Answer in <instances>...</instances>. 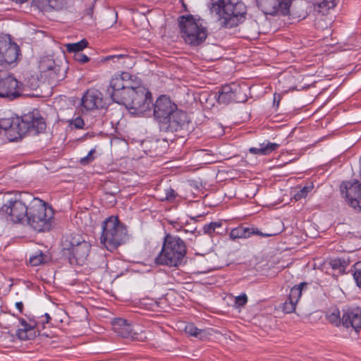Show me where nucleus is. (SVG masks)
Instances as JSON below:
<instances>
[{"mask_svg": "<svg viewBox=\"0 0 361 361\" xmlns=\"http://www.w3.org/2000/svg\"><path fill=\"white\" fill-rule=\"evenodd\" d=\"M186 254L185 241L178 235L166 233L161 250L156 257L154 262L157 265L178 267L184 264Z\"/></svg>", "mask_w": 361, "mask_h": 361, "instance_id": "obj_1", "label": "nucleus"}, {"mask_svg": "<svg viewBox=\"0 0 361 361\" xmlns=\"http://www.w3.org/2000/svg\"><path fill=\"white\" fill-rule=\"evenodd\" d=\"M247 6L241 0H218L212 4L211 11L220 16L221 27L232 28L243 23Z\"/></svg>", "mask_w": 361, "mask_h": 361, "instance_id": "obj_2", "label": "nucleus"}, {"mask_svg": "<svg viewBox=\"0 0 361 361\" xmlns=\"http://www.w3.org/2000/svg\"><path fill=\"white\" fill-rule=\"evenodd\" d=\"M54 213L48 203L37 197H33L29 203L25 221L35 231L45 232L51 230Z\"/></svg>", "mask_w": 361, "mask_h": 361, "instance_id": "obj_3", "label": "nucleus"}, {"mask_svg": "<svg viewBox=\"0 0 361 361\" xmlns=\"http://www.w3.org/2000/svg\"><path fill=\"white\" fill-rule=\"evenodd\" d=\"M127 239V230L117 216H111L102 223L100 241L110 252L116 250Z\"/></svg>", "mask_w": 361, "mask_h": 361, "instance_id": "obj_4", "label": "nucleus"}, {"mask_svg": "<svg viewBox=\"0 0 361 361\" xmlns=\"http://www.w3.org/2000/svg\"><path fill=\"white\" fill-rule=\"evenodd\" d=\"M63 255L71 264L83 265L89 255L91 245L79 234L67 235L61 242Z\"/></svg>", "mask_w": 361, "mask_h": 361, "instance_id": "obj_5", "label": "nucleus"}, {"mask_svg": "<svg viewBox=\"0 0 361 361\" xmlns=\"http://www.w3.org/2000/svg\"><path fill=\"white\" fill-rule=\"evenodd\" d=\"M119 104L126 106L134 114H145L150 112L152 104V93L143 85H138L137 90L130 89Z\"/></svg>", "mask_w": 361, "mask_h": 361, "instance_id": "obj_6", "label": "nucleus"}, {"mask_svg": "<svg viewBox=\"0 0 361 361\" xmlns=\"http://www.w3.org/2000/svg\"><path fill=\"white\" fill-rule=\"evenodd\" d=\"M178 26L181 37L185 43L191 46H198L207 37V30L192 15L180 16L178 18Z\"/></svg>", "mask_w": 361, "mask_h": 361, "instance_id": "obj_7", "label": "nucleus"}, {"mask_svg": "<svg viewBox=\"0 0 361 361\" xmlns=\"http://www.w3.org/2000/svg\"><path fill=\"white\" fill-rule=\"evenodd\" d=\"M32 197L28 192H21L18 195L11 194L9 201L6 207L4 213L11 216L14 223H22L25 221L28 212L29 204L26 202Z\"/></svg>", "mask_w": 361, "mask_h": 361, "instance_id": "obj_8", "label": "nucleus"}, {"mask_svg": "<svg viewBox=\"0 0 361 361\" xmlns=\"http://www.w3.org/2000/svg\"><path fill=\"white\" fill-rule=\"evenodd\" d=\"M23 83L13 75L0 71V97L9 101L22 96Z\"/></svg>", "mask_w": 361, "mask_h": 361, "instance_id": "obj_9", "label": "nucleus"}, {"mask_svg": "<svg viewBox=\"0 0 361 361\" xmlns=\"http://www.w3.org/2000/svg\"><path fill=\"white\" fill-rule=\"evenodd\" d=\"M45 321L35 322L30 319V322L23 318H20V326L16 330V336L21 341L32 340L37 336V333L40 336V328L44 329L45 324H49L51 317L48 313L44 314Z\"/></svg>", "mask_w": 361, "mask_h": 361, "instance_id": "obj_10", "label": "nucleus"}, {"mask_svg": "<svg viewBox=\"0 0 361 361\" xmlns=\"http://www.w3.org/2000/svg\"><path fill=\"white\" fill-rule=\"evenodd\" d=\"M132 76L127 72H123L119 75H114L109 82L106 92L111 99L116 103L118 104L126 92L130 90L128 86L130 79Z\"/></svg>", "mask_w": 361, "mask_h": 361, "instance_id": "obj_11", "label": "nucleus"}, {"mask_svg": "<svg viewBox=\"0 0 361 361\" xmlns=\"http://www.w3.org/2000/svg\"><path fill=\"white\" fill-rule=\"evenodd\" d=\"M188 114L177 108L168 116L166 119L159 123V129L162 132L175 133L183 130L188 124Z\"/></svg>", "mask_w": 361, "mask_h": 361, "instance_id": "obj_12", "label": "nucleus"}, {"mask_svg": "<svg viewBox=\"0 0 361 361\" xmlns=\"http://www.w3.org/2000/svg\"><path fill=\"white\" fill-rule=\"evenodd\" d=\"M340 188L348 205L356 211H361V183L356 180L345 181L341 183Z\"/></svg>", "mask_w": 361, "mask_h": 361, "instance_id": "obj_13", "label": "nucleus"}, {"mask_svg": "<svg viewBox=\"0 0 361 361\" xmlns=\"http://www.w3.org/2000/svg\"><path fill=\"white\" fill-rule=\"evenodd\" d=\"M20 54L19 46L11 39L0 38V65L16 63Z\"/></svg>", "mask_w": 361, "mask_h": 361, "instance_id": "obj_14", "label": "nucleus"}, {"mask_svg": "<svg viewBox=\"0 0 361 361\" xmlns=\"http://www.w3.org/2000/svg\"><path fill=\"white\" fill-rule=\"evenodd\" d=\"M293 0H256L258 8L266 15L286 16Z\"/></svg>", "mask_w": 361, "mask_h": 361, "instance_id": "obj_15", "label": "nucleus"}, {"mask_svg": "<svg viewBox=\"0 0 361 361\" xmlns=\"http://www.w3.org/2000/svg\"><path fill=\"white\" fill-rule=\"evenodd\" d=\"M152 106L154 118L158 123L166 119L167 116L178 108L177 105L166 95L159 96Z\"/></svg>", "mask_w": 361, "mask_h": 361, "instance_id": "obj_16", "label": "nucleus"}, {"mask_svg": "<svg viewBox=\"0 0 361 361\" xmlns=\"http://www.w3.org/2000/svg\"><path fill=\"white\" fill-rule=\"evenodd\" d=\"M81 103L87 110L104 109L106 106L102 94L95 89L88 90L82 97Z\"/></svg>", "mask_w": 361, "mask_h": 361, "instance_id": "obj_17", "label": "nucleus"}, {"mask_svg": "<svg viewBox=\"0 0 361 361\" xmlns=\"http://www.w3.org/2000/svg\"><path fill=\"white\" fill-rule=\"evenodd\" d=\"M307 283L302 282L290 289L288 299L283 304V312L290 314L295 311L296 304L302 295V292L305 288H307Z\"/></svg>", "mask_w": 361, "mask_h": 361, "instance_id": "obj_18", "label": "nucleus"}, {"mask_svg": "<svg viewBox=\"0 0 361 361\" xmlns=\"http://www.w3.org/2000/svg\"><path fill=\"white\" fill-rule=\"evenodd\" d=\"M341 323L343 327H351L355 332H358L361 328V312L358 310L351 308L343 310Z\"/></svg>", "mask_w": 361, "mask_h": 361, "instance_id": "obj_19", "label": "nucleus"}, {"mask_svg": "<svg viewBox=\"0 0 361 361\" xmlns=\"http://www.w3.org/2000/svg\"><path fill=\"white\" fill-rule=\"evenodd\" d=\"M21 119L25 126L26 133L33 132L34 134H38L45 129L46 124L43 118L35 116L33 112L24 115Z\"/></svg>", "mask_w": 361, "mask_h": 361, "instance_id": "obj_20", "label": "nucleus"}, {"mask_svg": "<svg viewBox=\"0 0 361 361\" xmlns=\"http://www.w3.org/2000/svg\"><path fill=\"white\" fill-rule=\"evenodd\" d=\"M252 235H257L263 237L271 235V234L262 233L257 228L244 226L243 225L233 228L229 233L230 238L233 240L238 238H248Z\"/></svg>", "mask_w": 361, "mask_h": 361, "instance_id": "obj_21", "label": "nucleus"}, {"mask_svg": "<svg viewBox=\"0 0 361 361\" xmlns=\"http://www.w3.org/2000/svg\"><path fill=\"white\" fill-rule=\"evenodd\" d=\"M25 126L21 118H15L12 126L6 131V135L9 141H16L25 135L26 134Z\"/></svg>", "mask_w": 361, "mask_h": 361, "instance_id": "obj_22", "label": "nucleus"}, {"mask_svg": "<svg viewBox=\"0 0 361 361\" xmlns=\"http://www.w3.org/2000/svg\"><path fill=\"white\" fill-rule=\"evenodd\" d=\"M112 325L114 331L118 336L123 338H134L132 335L131 324L128 320L123 318H116L113 321Z\"/></svg>", "mask_w": 361, "mask_h": 361, "instance_id": "obj_23", "label": "nucleus"}, {"mask_svg": "<svg viewBox=\"0 0 361 361\" xmlns=\"http://www.w3.org/2000/svg\"><path fill=\"white\" fill-rule=\"evenodd\" d=\"M279 147V144L266 140L262 143H259V147H250L249 152L253 154L269 155L277 150Z\"/></svg>", "mask_w": 361, "mask_h": 361, "instance_id": "obj_24", "label": "nucleus"}, {"mask_svg": "<svg viewBox=\"0 0 361 361\" xmlns=\"http://www.w3.org/2000/svg\"><path fill=\"white\" fill-rule=\"evenodd\" d=\"M159 140H146L142 142L145 152L151 157H157L164 152Z\"/></svg>", "mask_w": 361, "mask_h": 361, "instance_id": "obj_25", "label": "nucleus"}, {"mask_svg": "<svg viewBox=\"0 0 361 361\" xmlns=\"http://www.w3.org/2000/svg\"><path fill=\"white\" fill-rule=\"evenodd\" d=\"M44 75L49 78L50 83H56L65 78L66 68L58 65L54 68H51L49 72H46Z\"/></svg>", "mask_w": 361, "mask_h": 361, "instance_id": "obj_26", "label": "nucleus"}, {"mask_svg": "<svg viewBox=\"0 0 361 361\" xmlns=\"http://www.w3.org/2000/svg\"><path fill=\"white\" fill-rule=\"evenodd\" d=\"M304 6L305 4L302 2H295L294 4L291 2L288 6L289 13L286 16L289 15L293 18H305L307 16V11L304 9Z\"/></svg>", "mask_w": 361, "mask_h": 361, "instance_id": "obj_27", "label": "nucleus"}, {"mask_svg": "<svg viewBox=\"0 0 361 361\" xmlns=\"http://www.w3.org/2000/svg\"><path fill=\"white\" fill-rule=\"evenodd\" d=\"M185 331L190 336L198 338L201 340L204 339L207 336L206 330L200 329L192 323H189L185 325Z\"/></svg>", "mask_w": 361, "mask_h": 361, "instance_id": "obj_28", "label": "nucleus"}, {"mask_svg": "<svg viewBox=\"0 0 361 361\" xmlns=\"http://www.w3.org/2000/svg\"><path fill=\"white\" fill-rule=\"evenodd\" d=\"M88 42L85 39H82L80 42L75 43H68L65 45L66 51L70 53L75 54L78 52H82V51L87 47Z\"/></svg>", "mask_w": 361, "mask_h": 361, "instance_id": "obj_29", "label": "nucleus"}, {"mask_svg": "<svg viewBox=\"0 0 361 361\" xmlns=\"http://www.w3.org/2000/svg\"><path fill=\"white\" fill-rule=\"evenodd\" d=\"M341 312L338 308L330 310L326 314L328 322L335 326H340L341 323Z\"/></svg>", "mask_w": 361, "mask_h": 361, "instance_id": "obj_30", "label": "nucleus"}, {"mask_svg": "<svg viewBox=\"0 0 361 361\" xmlns=\"http://www.w3.org/2000/svg\"><path fill=\"white\" fill-rule=\"evenodd\" d=\"M314 6H317L318 12L323 14L336 6L335 0H312Z\"/></svg>", "mask_w": 361, "mask_h": 361, "instance_id": "obj_31", "label": "nucleus"}, {"mask_svg": "<svg viewBox=\"0 0 361 361\" xmlns=\"http://www.w3.org/2000/svg\"><path fill=\"white\" fill-rule=\"evenodd\" d=\"M329 264L332 269L338 271L339 274L345 273L346 267L348 266L349 262L344 259L336 258L329 260Z\"/></svg>", "mask_w": 361, "mask_h": 361, "instance_id": "obj_32", "label": "nucleus"}, {"mask_svg": "<svg viewBox=\"0 0 361 361\" xmlns=\"http://www.w3.org/2000/svg\"><path fill=\"white\" fill-rule=\"evenodd\" d=\"M58 64L56 63L55 61L49 56L43 57L39 62V69L42 73L49 72L51 68H54Z\"/></svg>", "mask_w": 361, "mask_h": 361, "instance_id": "obj_33", "label": "nucleus"}, {"mask_svg": "<svg viewBox=\"0 0 361 361\" xmlns=\"http://www.w3.org/2000/svg\"><path fill=\"white\" fill-rule=\"evenodd\" d=\"M314 185L312 183H307L304 187L296 192V193L294 195V198L295 200H300L306 197L307 194L312 191Z\"/></svg>", "mask_w": 361, "mask_h": 361, "instance_id": "obj_34", "label": "nucleus"}, {"mask_svg": "<svg viewBox=\"0 0 361 361\" xmlns=\"http://www.w3.org/2000/svg\"><path fill=\"white\" fill-rule=\"evenodd\" d=\"M351 271H353V278L357 286L361 288V261L354 264Z\"/></svg>", "mask_w": 361, "mask_h": 361, "instance_id": "obj_35", "label": "nucleus"}, {"mask_svg": "<svg viewBox=\"0 0 361 361\" xmlns=\"http://www.w3.org/2000/svg\"><path fill=\"white\" fill-rule=\"evenodd\" d=\"M238 90H240V87L237 84L232 83L231 85H223L219 92H221V93H229L234 94L235 93H237Z\"/></svg>", "mask_w": 361, "mask_h": 361, "instance_id": "obj_36", "label": "nucleus"}, {"mask_svg": "<svg viewBox=\"0 0 361 361\" xmlns=\"http://www.w3.org/2000/svg\"><path fill=\"white\" fill-rule=\"evenodd\" d=\"M234 94L229 93H221L218 92L217 102L219 104H228L231 102H233Z\"/></svg>", "mask_w": 361, "mask_h": 361, "instance_id": "obj_37", "label": "nucleus"}, {"mask_svg": "<svg viewBox=\"0 0 361 361\" xmlns=\"http://www.w3.org/2000/svg\"><path fill=\"white\" fill-rule=\"evenodd\" d=\"M222 226L221 221L210 222L208 224H205L203 227V231L205 234H212L215 232L217 228H220Z\"/></svg>", "mask_w": 361, "mask_h": 361, "instance_id": "obj_38", "label": "nucleus"}, {"mask_svg": "<svg viewBox=\"0 0 361 361\" xmlns=\"http://www.w3.org/2000/svg\"><path fill=\"white\" fill-rule=\"evenodd\" d=\"M32 5L42 11H51L47 0H32Z\"/></svg>", "mask_w": 361, "mask_h": 361, "instance_id": "obj_39", "label": "nucleus"}, {"mask_svg": "<svg viewBox=\"0 0 361 361\" xmlns=\"http://www.w3.org/2000/svg\"><path fill=\"white\" fill-rule=\"evenodd\" d=\"M67 122L71 127H74L77 129H82L85 126V122L81 116H78L75 118L68 120Z\"/></svg>", "mask_w": 361, "mask_h": 361, "instance_id": "obj_40", "label": "nucleus"}, {"mask_svg": "<svg viewBox=\"0 0 361 361\" xmlns=\"http://www.w3.org/2000/svg\"><path fill=\"white\" fill-rule=\"evenodd\" d=\"M11 193L0 192V213H4L5 208L9 201Z\"/></svg>", "mask_w": 361, "mask_h": 361, "instance_id": "obj_41", "label": "nucleus"}, {"mask_svg": "<svg viewBox=\"0 0 361 361\" xmlns=\"http://www.w3.org/2000/svg\"><path fill=\"white\" fill-rule=\"evenodd\" d=\"M94 152H95L94 149H91L88 152L87 156H85L80 159V164L82 165H87V164L91 163L92 161H93L94 159V157L93 156Z\"/></svg>", "mask_w": 361, "mask_h": 361, "instance_id": "obj_42", "label": "nucleus"}, {"mask_svg": "<svg viewBox=\"0 0 361 361\" xmlns=\"http://www.w3.org/2000/svg\"><path fill=\"white\" fill-rule=\"evenodd\" d=\"M73 58L75 61L81 64H84L88 62L90 59L87 55L82 54V52L75 53L73 55Z\"/></svg>", "mask_w": 361, "mask_h": 361, "instance_id": "obj_43", "label": "nucleus"}, {"mask_svg": "<svg viewBox=\"0 0 361 361\" xmlns=\"http://www.w3.org/2000/svg\"><path fill=\"white\" fill-rule=\"evenodd\" d=\"M14 118H0V128L6 131L14 123Z\"/></svg>", "mask_w": 361, "mask_h": 361, "instance_id": "obj_44", "label": "nucleus"}, {"mask_svg": "<svg viewBox=\"0 0 361 361\" xmlns=\"http://www.w3.org/2000/svg\"><path fill=\"white\" fill-rule=\"evenodd\" d=\"M247 302V297L246 294L243 293L237 296L235 299V306L236 307H243Z\"/></svg>", "mask_w": 361, "mask_h": 361, "instance_id": "obj_45", "label": "nucleus"}, {"mask_svg": "<svg viewBox=\"0 0 361 361\" xmlns=\"http://www.w3.org/2000/svg\"><path fill=\"white\" fill-rule=\"evenodd\" d=\"M50 11L59 10L63 7V0H47Z\"/></svg>", "mask_w": 361, "mask_h": 361, "instance_id": "obj_46", "label": "nucleus"}, {"mask_svg": "<svg viewBox=\"0 0 361 361\" xmlns=\"http://www.w3.org/2000/svg\"><path fill=\"white\" fill-rule=\"evenodd\" d=\"M247 101V96L243 92L242 88L238 90L237 93L234 94L233 102H245Z\"/></svg>", "mask_w": 361, "mask_h": 361, "instance_id": "obj_47", "label": "nucleus"}, {"mask_svg": "<svg viewBox=\"0 0 361 361\" xmlns=\"http://www.w3.org/2000/svg\"><path fill=\"white\" fill-rule=\"evenodd\" d=\"M124 58H128V55H127V54L110 55V56H107L105 58V61L113 60L114 61H116V60L118 61V60L124 59Z\"/></svg>", "mask_w": 361, "mask_h": 361, "instance_id": "obj_48", "label": "nucleus"}, {"mask_svg": "<svg viewBox=\"0 0 361 361\" xmlns=\"http://www.w3.org/2000/svg\"><path fill=\"white\" fill-rule=\"evenodd\" d=\"M176 194L173 189L169 188L166 190L165 199L169 201H171L175 199Z\"/></svg>", "mask_w": 361, "mask_h": 361, "instance_id": "obj_49", "label": "nucleus"}, {"mask_svg": "<svg viewBox=\"0 0 361 361\" xmlns=\"http://www.w3.org/2000/svg\"><path fill=\"white\" fill-rule=\"evenodd\" d=\"M96 2V0H94L91 5H90L85 11V14L87 16H89L90 17L92 16L94 8V4Z\"/></svg>", "mask_w": 361, "mask_h": 361, "instance_id": "obj_50", "label": "nucleus"}, {"mask_svg": "<svg viewBox=\"0 0 361 361\" xmlns=\"http://www.w3.org/2000/svg\"><path fill=\"white\" fill-rule=\"evenodd\" d=\"M30 262L32 266H37L41 264V261H39V255H36L35 256H32L30 257Z\"/></svg>", "mask_w": 361, "mask_h": 361, "instance_id": "obj_51", "label": "nucleus"}, {"mask_svg": "<svg viewBox=\"0 0 361 361\" xmlns=\"http://www.w3.org/2000/svg\"><path fill=\"white\" fill-rule=\"evenodd\" d=\"M38 255L39 257V261H41V264L47 263L50 259L49 255L44 254L42 252H40Z\"/></svg>", "mask_w": 361, "mask_h": 361, "instance_id": "obj_52", "label": "nucleus"}, {"mask_svg": "<svg viewBox=\"0 0 361 361\" xmlns=\"http://www.w3.org/2000/svg\"><path fill=\"white\" fill-rule=\"evenodd\" d=\"M15 306L20 313L22 314L23 312L24 305L23 302H16Z\"/></svg>", "mask_w": 361, "mask_h": 361, "instance_id": "obj_53", "label": "nucleus"}, {"mask_svg": "<svg viewBox=\"0 0 361 361\" xmlns=\"http://www.w3.org/2000/svg\"><path fill=\"white\" fill-rule=\"evenodd\" d=\"M128 81L129 82V85H128L129 88L130 87V89L133 90H137V89H138V85H135V82L132 80L131 78L128 79Z\"/></svg>", "mask_w": 361, "mask_h": 361, "instance_id": "obj_54", "label": "nucleus"}, {"mask_svg": "<svg viewBox=\"0 0 361 361\" xmlns=\"http://www.w3.org/2000/svg\"><path fill=\"white\" fill-rule=\"evenodd\" d=\"M170 224L173 225V228H175L177 231H179L180 228H177L176 226L178 225L177 221H171Z\"/></svg>", "mask_w": 361, "mask_h": 361, "instance_id": "obj_55", "label": "nucleus"}, {"mask_svg": "<svg viewBox=\"0 0 361 361\" xmlns=\"http://www.w3.org/2000/svg\"><path fill=\"white\" fill-rule=\"evenodd\" d=\"M276 102H277L278 104L279 103V101H277V99H276V95H274V102L275 103Z\"/></svg>", "mask_w": 361, "mask_h": 361, "instance_id": "obj_56", "label": "nucleus"}, {"mask_svg": "<svg viewBox=\"0 0 361 361\" xmlns=\"http://www.w3.org/2000/svg\"><path fill=\"white\" fill-rule=\"evenodd\" d=\"M276 102H277L278 104L279 103V101H277V99H276V95H274V102L275 103Z\"/></svg>", "mask_w": 361, "mask_h": 361, "instance_id": "obj_57", "label": "nucleus"}, {"mask_svg": "<svg viewBox=\"0 0 361 361\" xmlns=\"http://www.w3.org/2000/svg\"><path fill=\"white\" fill-rule=\"evenodd\" d=\"M276 102H277L278 104L279 103V101H277V99H276V95H274V102L275 103Z\"/></svg>", "mask_w": 361, "mask_h": 361, "instance_id": "obj_58", "label": "nucleus"}, {"mask_svg": "<svg viewBox=\"0 0 361 361\" xmlns=\"http://www.w3.org/2000/svg\"><path fill=\"white\" fill-rule=\"evenodd\" d=\"M193 234L196 233V231L195 230L194 231L192 232Z\"/></svg>", "mask_w": 361, "mask_h": 361, "instance_id": "obj_59", "label": "nucleus"}]
</instances>
